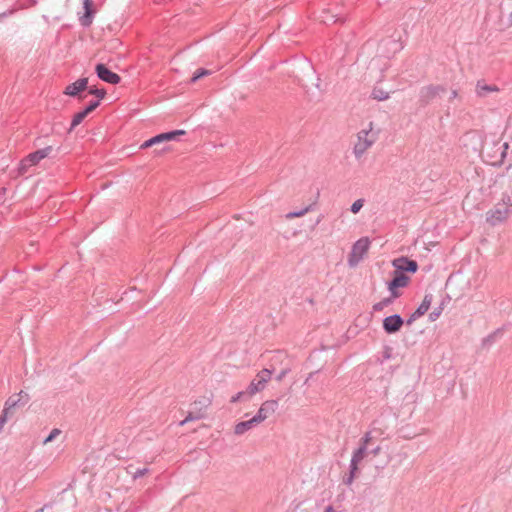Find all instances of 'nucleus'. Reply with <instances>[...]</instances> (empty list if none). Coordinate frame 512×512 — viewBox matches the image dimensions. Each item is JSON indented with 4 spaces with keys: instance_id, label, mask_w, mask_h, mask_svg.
Wrapping results in <instances>:
<instances>
[{
    "instance_id": "obj_1",
    "label": "nucleus",
    "mask_w": 512,
    "mask_h": 512,
    "mask_svg": "<svg viewBox=\"0 0 512 512\" xmlns=\"http://www.w3.org/2000/svg\"><path fill=\"white\" fill-rule=\"evenodd\" d=\"M274 369L264 368L256 376L245 391H240L232 396L231 402L247 401L251 396L265 388L266 383L271 379Z\"/></svg>"
},
{
    "instance_id": "obj_2",
    "label": "nucleus",
    "mask_w": 512,
    "mask_h": 512,
    "mask_svg": "<svg viewBox=\"0 0 512 512\" xmlns=\"http://www.w3.org/2000/svg\"><path fill=\"white\" fill-rule=\"evenodd\" d=\"M461 143L462 156L467 160H476L478 158L484 160L482 151L484 146L483 141L476 133H466L461 138Z\"/></svg>"
},
{
    "instance_id": "obj_3",
    "label": "nucleus",
    "mask_w": 512,
    "mask_h": 512,
    "mask_svg": "<svg viewBox=\"0 0 512 512\" xmlns=\"http://www.w3.org/2000/svg\"><path fill=\"white\" fill-rule=\"evenodd\" d=\"M512 212V203L509 195L504 194L501 202L486 213V222L491 226H497L506 221Z\"/></svg>"
},
{
    "instance_id": "obj_4",
    "label": "nucleus",
    "mask_w": 512,
    "mask_h": 512,
    "mask_svg": "<svg viewBox=\"0 0 512 512\" xmlns=\"http://www.w3.org/2000/svg\"><path fill=\"white\" fill-rule=\"evenodd\" d=\"M447 89L443 85H427L423 86L419 91L418 103L421 107H426L437 97L446 93Z\"/></svg>"
},
{
    "instance_id": "obj_5",
    "label": "nucleus",
    "mask_w": 512,
    "mask_h": 512,
    "mask_svg": "<svg viewBox=\"0 0 512 512\" xmlns=\"http://www.w3.org/2000/svg\"><path fill=\"white\" fill-rule=\"evenodd\" d=\"M211 399L208 397H202L199 400L194 401L191 404V409L189 410L186 418L180 422V425H184L189 421L199 420L205 417L206 409L210 406Z\"/></svg>"
},
{
    "instance_id": "obj_6",
    "label": "nucleus",
    "mask_w": 512,
    "mask_h": 512,
    "mask_svg": "<svg viewBox=\"0 0 512 512\" xmlns=\"http://www.w3.org/2000/svg\"><path fill=\"white\" fill-rule=\"evenodd\" d=\"M369 246L370 241L367 237H362L353 244L348 257V264L350 267L358 265L363 256L367 253Z\"/></svg>"
},
{
    "instance_id": "obj_7",
    "label": "nucleus",
    "mask_w": 512,
    "mask_h": 512,
    "mask_svg": "<svg viewBox=\"0 0 512 512\" xmlns=\"http://www.w3.org/2000/svg\"><path fill=\"white\" fill-rule=\"evenodd\" d=\"M409 281V276L394 270L393 278L387 283L388 290L392 293L393 297H400L401 292L398 289L406 287L409 284Z\"/></svg>"
},
{
    "instance_id": "obj_8",
    "label": "nucleus",
    "mask_w": 512,
    "mask_h": 512,
    "mask_svg": "<svg viewBox=\"0 0 512 512\" xmlns=\"http://www.w3.org/2000/svg\"><path fill=\"white\" fill-rule=\"evenodd\" d=\"M88 88V78H79L73 83H70L66 86L63 93L67 96L78 97L79 100L85 99V95L81 93Z\"/></svg>"
},
{
    "instance_id": "obj_9",
    "label": "nucleus",
    "mask_w": 512,
    "mask_h": 512,
    "mask_svg": "<svg viewBox=\"0 0 512 512\" xmlns=\"http://www.w3.org/2000/svg\"><path fill=\"white\" fill-rule=\"evenodd\" d=\"M95 73L97 77L109 84L116 85L121 82V77L111 71L105 64L103 63H97L95 66Z\"/></svg>"
},
{
    "instance_id": "obj_10",
    "label": "nucleus",
    "mask_w": 512,
    "mask_h": 512,
    "mask_svg": "<svg viewBox=\"0 0 512 512\" xmlns=\"http://www.w3.org/2000/svg\"><path fill=\"white\" fill-rule=\"evenodd\" d=\"M29 400L30 397L28 393L20 391L18 394H13L6 400L4 409L12 414L16 408L25 406Z\"/></svg>"
},
{
    "instance_id": "obj_11",
    "label": "nucleus",
    "mask_w": 512,
    "mask_h": 512,
    "mask_svg": "<svg viewBox=\"0 0 512 512\" xmlns=\"http://www.w3.org/2000/svg\"><path fill=\"white\" fill-rule=\"evenodd\" d=\"M321 22L325 25H330L334 23H343L345 21V17L341 12V8L336 5L333 8L324 9L320 16Z\"/></svg>"
},
{
    "instance_id": "obj_12",
    "label": "nucleus",
    "mask_w": 512,
    "mask_h": 512,
    "mask_svg": "<svg viewBox=\"0 0 512 512\" xmlns=\"http://www.w3.org/2000/svg\"><path fill=\"white\" fill-rule=\"evenodd\" d=\"M395 271L404 273H416L418 270V263L415 260L409 259L407 257H399L394 259L392 262Z\"/></svg>"
},
{
    "instance_id": "obj_13",
    "label": "nucleus",
    "mask_w": 512,
    "mask_h": 512,
    "mask_svg": "<svg viewBox=\"0 0 512 512\" xmlns=\"http://www.w3.org/2000/svg\"><path fill=\"white\" fill-rule=\"evenodd\" d=\"M404 325V319L399 314H393L383 319V330L387 334H395L399 332Z\"/></svg>"
},
{
    "instance_id": "obj_14",
    "label": "nucleus",
    "mask_w": 512,
    "mask_h": 512,
    "mask_svg": "<svg viewBox=\"0 0 512 512\" xmlns=\"http://www.w3.org/2000/svg\"><path fill=\"white\" fill-rule=\"evenodd\" d=\"M278 407L277 400H267L265 401L258 412L255 415L256 419H259V422H263L270 414L274 413Z\"/></svg>"
},
{
    "instance_id": "obj_15",
    "label": "nucleus",
    "mask_w": 512,
    "mask_h": 512,
    "mask_svg": "<svg viewBox=\"0 0 512 512\" xmlns=\"http://www.w3.org/2000/svg\"><path fill=\"white\" fill-rule=\"evenodd\" d=\"M93 0H83L84 15L80 18V23L83 27H89L92 24L94 15L96 13L93 8Z\"/></svg>"
},
{
    "instance_id": "obj_16",
    "label": "nucleus",
    "mask_w": 512,
    "mask_h": 512,
    "mask_svg": "<svg viewBox=\"0 0 512 512\" xmlns=\"http://www.w3.org/2000/svg\"><path fill=\"white\" fill-rule=\"evenodd\" d=\"M260 424L259 419H256L255 416H253L250 420L247 421H241L237 423L234 427V433L236 435H242L248 430L252 429L253 427Z\"/></svg>"
},
{
    "instance_id": "obj_17",
    "label": "nucleus",
    "mask_w": 512,
    "mask_h": 512,
    "mask_svg": "<svg viewBox=\"0 0 512 512\" xmlns=\"http://www.w3.org/2000/svg\"><path fill=\"white\" fill-rule=\"evenodd\" d=\"M52 147L47 146L42 149H38L34 152L29 153L25 157H23L21 160H43L46 157H49L50 153L52 152Z\"/></svg>"
},
{
    "instance_id": "obj_18",
    "label": "nucleus",
    "mask_w": 512,
    "mask_h": 512,
    "mask_svg": "<svg viewBox=\"0 0 512 512\" xmlns=\"http://www.w3.org/2000/svg\"><path fill=\"white\" fill-rule=\"evenodd\" d=\"M187 132L183 129H177L172 130L168 132L160 133L161 141L168 142V141H180V137L186 135Z\"/></svg>"
},
{
    "instance_id": "obj_19",
    "label": "nucleus",
    "mask_w": 512,
    "mask_h": 512,
    "mask_svg": "<svg viewBox=\"0 0 512 512\" xmlns=\"http://www.w3.org/2000/svg\"><path fill=\"white\" fill-rule=\"evenodd\" d=\"M498 90L496 85H488L482 81H478L476 85V93L479 97H485L488 93Z\"/></svg>"
},
{
    "instance_id": "obj_20",
    "label": "nucleus",
    "mask_w": 512,
    "mask_h": 512,
    "mask_svg": "<svg viewBox=\"0 0 512 512\" xmlns=\"http://www.w3.org/2000/svg\"><path fill=\"white\" fill-rule=\"evenodd\" d=\"M432 300H433L432 294H425V296L422 300V303L414 311L416 313V316H419V317L423 316L430 308Z\"/></svg>"
},
{
    "instance_id": "obj_21",
    "label": "nucleus",
    "mask_w": 512,
    "mask_h": 512,
    "mask_svg": "<svg viewBox=\"0 0 512 512\" xmlns=\"http://www.w3.org/2000/svg\"><path fill=\"white\" fill-rule=\"evenodd\" d=\"M358 474H359L358 464L350 461L349 473L343 478V483L348 486L351 485L353 483L354 479L358 476Z\"/></svg>"
},
{
    "instance_id": "obj_22",
    "label": "nucleus",
    "mask_w": 512,
    "mask_h": 512,
    "mask_svg": "<svg viewBox=\"0 0 512 512\" xmlns=\"http://www.w3.org/2000/svg\"><path fill=\"white\" fill-rule=\"evenodd\" d=\"M368 455V450L366 447L359 446L352 455L351 462L359 464L366 456Z\"/></svg>"
},
{
    "instance_id": "obj_23",
    "label": "nucleus",
    "mask_w": 512,
    "mask_h": 512,
    "mask_svg": "<svg viewBox=\"0 0 512 512\" xmlns=\"http://www.w3.org/2000/svg\"><path fill=\"white\" fill-rule=\"evenodd\" d=\"M397 297H393L392 296V293H390V296L389 297H386L384 299H382L381 301L375 303L373 305V310L375 312H379V311H382L385 307L391 305L394 300L396 299Z\"/></svg>"
},
{
    "instance_id": "obj_24",
    "label": "nucleus",
    "mask_w": 512,
    "mask_h": 512,
    "mask_svg": "<svg viewBox=\"0 0 512 512\" xmlns=\"http://www.w3.org/2000/svg\"><path fill=\"white\" fill-rule=\"evenodd\" d=\"M372 145V141H361L358 140V142L354 146V154L356 157H361V155L365 152V150Z\"/></svg>"
},
{
    "instance_id": "obj_25",
    "label": "nucleus",
    "mask_w": 512,
    "mask_h": 512,
    "mask_svg": "<svg viewBox=\"0 0 512 512\" xmlns=\"http://www.w3.org/2000/svg\"><path fill=\"white\" fill-rule=\"evenodd\" d=\"M87 116H88V114L84 110H81V111L77 112L76 114H74L72 121H71L70 130H73L78 125H80Z\"/></svg>"
},
{
    "instance_id": "obj_26",
    "label": "nucleus",
    "mask_w": 512,
    "mask_h": 512,
    "mask_svg": "<svg viewBox=\"0 0 512 512\" xmlns=\"http://www.w3.org/2000/svg\"><path fill=\"white\" fill-rule=\"evenodd\" d=\"M371 97L378 101L387 100L389 93L384 91L382 88L374 87L371 93Z\"/></svg>"
},
{
    "instance_id": "obj_27",
    "label": "nucleus",
    "mask_w": 512,
    "mask_h": 512,
    "mask_svg": "<svg viewBox=\"0 0 512 512\" xmlns=\"http://www.w3.org/2000/svg\"><path fill=\"white\" fill-rule=\"evenodd\" d=\"M88 94L94 95L97 99L102 100L106 96V90L104 88H97L96 86H90L86 89Z\"/></svg>"
},
{
    "instance_id": "obj_28",
    "label": "nucleus",
    "mask_w": 512,
    "mask_h": 512,
    "mask_svg": "<svg viewBox=\"0 0 512 512\" xmlns=\"http://www.w3.org/2000/svg\"><path fill=\"white\" fill-rule=\"evenodd\" d=\"M38 162H30L29 165H26L25 162H20L18 167H17V172L12 175L13 178H17L19 176H22L24 175L25 173L28 172L29 168L32 167L33 165L37 164Z\"/></svg>"
},
{
    "instance_id": "obj_29",
    "label": "nucleus",
    "mask_w": 512,
    "mask_h": 512,
    "mask_svg": "<svg viewBox=\"0 0 512 512\" xmlns=\"http://www.w3.org/2000/svg\"><path fill=\"white\" fill-rule=\"evenodd\" d=\"M312 210H313V204H310V205L306 206L302 210L293 211V212L287 213L286 214V218L287 219H293V218H296V217H301V216H304L306 213H308V212H310Z\"/></svg>"
},
{
    "instance_id": "obj_30",
    "label": "nucleus",
    "mask_w": 512,
    "mask_h": 512,
    "mask_svg": "<svg viewBox=\"0 0 512 512\" xmlns=\"http://www.w3.org/2000/svg\"><path fill=\"white\" fill-rule=\"evenodd\" d=\"M163 142L161 141V138H160V134H157L153 137H151L150 139L146 140L141 146L140 148H143V149H146V148H149V147H152L154 145H158V144H162Z\"/></svg>"
},
{
    "instance_id": "obj_31",
    "label": "nucleus",
    "mask_w": 512,
    "mask_h": 512,
    "mask_svg": "<svg viewBox=\"0 0 512 512\" xmlns=\"http://www.w3.org/2000/svg\"><path fill=\"white\" fill-rule=\"evenodd\" d=\"M211 73L210 70H207L205 68H199L197 69L194 73H193V76L191 78V82L192 83H195L196 81H198L199 79L203 78L204 76H207Z\"/></svg>"
},
{
    "instance_id": "obj_32",
    "label": "nucleus",
    "mask_w": 512,
    "mask_h": 512,
    "mask_svg": "<svg viewBox=\"0 0 512 512\" xmlns=\"http://www.w3.org/2000/svg\"><path fill=\"white\" fill-rule=\"evenodd\" d=\"M358 140H361V141H372V144L374 143L375 141V137L374 135H370V132L363 129L361 130L359 133H358Z\"/></svg>"
},
{
    "instance_id": "obj_33",
    "label": "nucleus",
    "mask_w": 512,
    "mask_h": 512,
    "mask_svg": "<svg viewBox=\"0 0 512 512\" xmlns=\"http://www.w3.org/2000/svg\"><path fill=\"white\" fill-rule=\"evenodd\" d=\"M444 309V302H442L438 307H436L430 314L429 319L430 321H436L440 315L442 314Z\"/></svg>"
},
{
    "instance_id": "obj_34",
    "label": "nucleus",
    "mask_w": 512,
    "mask_h": 512,
    "mask_svg": "<svg viewBox=\"0 0 512 512\" xmlns=\"http://www.w3.org/2000/svg\"><path fill=\"white\" fill-rule=\"evenodd\" d=\"M100 105L99 99L91 100L85 107L84 111L89 115L92 113L96 108H98Z\"/></svg>"
},
{
    "instance_id": "obj_35",
    "label": "nucleus",
    "mask_w": 512,
    "mask_h": 512,
    "mask_svg": "<svg viewBox=\"0 0 512 512\" xmlns=\"http://www.w3.org/2000/svg\"><path fill=\"white\" fill-rule=\"evenodd\" d=\"M61 434V430L58 428L52 429L49 435L44 439L43 444L52 442L58 435Z\"/></svg>"
},
{
    "instance_id": "obj_36",
    "label": "nucleus",
    "mask_w": 512,
    "mask_h": 512,
    "mask_svg": "<svg viewBox=\"0 0 512 512\" xmlns=\"http://www.w3.org/2000/svg\"><path fill=\"white\" fill-rule=\"evenodd\" d=\"M372 440L371 432H366L364 436L360 439L359 446L366 447V450H368L369 444Z\"/></svg>"
},
{
    "instance_id": "obj_37",
    "label": "nucleus",
    "mask_w": 512,
    "mask_h": 512,
    "mask_svg": "<svg viewBox=\"0 0 512 512\" xmlns=\"http://www.w3.org/2000/svg\"><path fill=\"white\" fill-rule=\"evenodd\" d=\"M364 205V200L363 199H358L356 200L352 205H351V208H350V211L354 214L358 213L361 208L363 207Z\"/></svg>"
},
{
    "instance_id": "obj_38",
    "label": "nucleus",
    "mask_w": 512,
    "mask_h": 512,
    "mask_svg": "<svg viewBox=\"0 0 512 512\" xmlns=\"http://www.w3.org/2000/svg\"><path fill=\"white\" fill-rule=\"evenodd\" d=\"M498 334H501V329H498L496 330L495 332L489 334L487 337H485L483 339V345H486V344H491L494 342L495 340V337L498 335Z\"/></svg>"
},
{
    "instance_id": "obj_39",
    "label": "nucleus",
    "mask_w": 512,
    "mask_h": 512,
    "mask_svg": "<svg viewBox=\"0 0 512 512\" xmlns=\"http://www.w3.org/2000/svg\"><path fill=\"white\" fill-rule=\"evenodd\" d=\"M508 147L507 143H503L498 147V150L500 151V160H504L506 158Z\"/></svg>"
},
{
    "instance_id": "obj_40",
    "label": "nucleus",
    "mask_w": 512,
    "mask_h": 512,
    "mask_svg": "<svg viewBox=\"0 0 512 512\" xmlns=\"http://www.w3.org/2000/svg\"><path fill=\"white\" fill-rule=\"evenodd\" d=\"M147 472H148V469H147V468L137 469V470L134 472L133 477H134L135 479H136V478H140V477L144 476Z\"/></svg>"
},
{
    "instance_id": "obj_41",
    "label": "nucleus",
    "mask_w": 512,
    "mask_h": 512,
    "mask_svg": "<svg viewBox=\"0 0 512 512\" xmlns=\"http://www.w3.org/2000/svg\"><path fill=\"white\" fill-rule=\"evenodd\" d=\"M381 451V447L380 446H375V447H368V454L371 453L373 454L374 456L378 455Z\"/></svg>"
},
{
    "instance_id": "obj_42",
    "label": "nucleus",
    "mask_w": 512,
    "mask_h": 512,
    "mask_svg": "<svg viewBox=\"0 0 512 512\" xmlns=\"http://www.w3.org/2000/svg\"><path fill=\"white\" fill-rule=\"evenodd\" d=\"M288 371H289V370H288L287 368H286V369H283V370H282V371H281V372L276 376V380H277L278 382L282 381V380H283V378L287 375Z\"/></svg>"
},
{
    "instance_id": "obj_43",
    "label": "nucleus",
    "mask_w": 512,
    "mask_h": 512,
    "mask_svg": "<svg viewBox=\"0 0 512 512\" xmlns=\"http://www.w3.org/2000/svg\"><path fill=\"white\" fill-rule=\"evenodd\" d=\"M420 318L419 316H416V313L413 312L410 317L406 320L407 325H411L416 319Z\"/></svg>"
},
{
    "instance_id": "obj_44",
    "label": "nucleus",
    "mask_w": 512,
    "mask_h": 512,
    "mask_svg": "<svg viewBox=\"0 0 512 512\" xmlns=\"http://www.w3.org/2000/svg\"><path fill=\"white\" fill-rule=\"evenodd\" d=\"M52 507V504L51 503H48V504H45L42 508L36 510L35 512H45V510L49 509Z\"/></svg>"
},
{
    "instance_id": "obj_45",
    "label": "nucleus",
    "mask_w": 512,
    "mask_h": 512,
    "mask_svg": "<svg viewBox=\"0 0 512 512\" xmlns=\"http://www.w3.org/2000/svg\"><path fill=\"white\" fill-rule=\"evenodd\" d=\"M6 192H7L6 188H4V187L0 188V201L4 198Z\"/></svg>"
},
{
    "instance_id": "obj_46",
    "label": "nucleus",
    "mask_w": 512,
    "mask_h": 512,
    "mask_svg": "<svg viewBox=\"0 0 512 512\" xmlns=\"http://www.w3.org/2000/svg\"><path fill=\"white\" fill-rule=\"evenodd\" d=\"M458 96L457 90H452L449 100H453Z\"/></svg>"
},
{
    "instance_id": "obj_47",
    "label": "nucleus",
    "mask_w": 512,
    "mask_h": 512,
    "mask_svg": "<svg viewBox=\"0 0 512 512\" xmlns=\"http://www.w3.org/2000/svg\"><path fill=\"white\" fill-rule=\"evenodd\" d=\"M324 512H336V510L331 505H329L325 508Z\"/></svg>"
},
{
    "instance_id": "obj_48",
    "label": "nucleus",
    "mask_w": 512,
    "mask_h": 512,
    "mask_svg": "<svg viewBox=\"0 0 512 512\" xmlns=\"http://www.w3.org/2000/svg\"><path fill=\"white\" fill-rule=\"evenodd\" d=\"M321 220H322V216H319V217L317 218V220H316L315 225H318V224L320 223V221H321Z\"/></svg>"
},
{
    "instance_id": "obj_49",
    "label": "nucleus",
    "mask_w": 512,
    "mask_h": 512,
    "mask_svg": "<svg viewBox=\"0 0 512 512\" xmlns=\"http://www.w3.org/2000/svg\"><path fill=\"white\" fill-rule=\"evenodd\" d=\"M509 24L512 26V12L509 15Z\"/></svg>"
},
{
    "instance_id": "obj_50",
    "label": "nucleus",
    "mask_w": 512,
    "mask_h": 512,
    "mask_svg": "<svg viewBox=\"0 0 512 512\" xmlns=\"http://www.w3.org/2000/svg\"><path fill=\"white\" fill-rule=\"evenodd\" d=\"M384 357H385L386 359L390 358V354H389L388 350L385 352Z\"/></svg>"
},
{
    "instance_id": "obj_51",
    "label": "nucleus",
    "mask_w": 512,
    "mask_h": 512,
    "mask_svg": "<svg viewBox=\"0 0 512 512\" xmlns=\"http://www.w3.org/2000/svg\"><path fill=\"white\" fill-rule=\"evenodd\" d=\"M493 165H501L503 162L502 161H499V162H491Z\"/></svg>"
},
{
    "instance_id": "obj_52",
    "label": "nucleus",
    "mask_w": 512,
    "mask_h": 512,
    "mask_svg": "<svg viewBox=\"0 0 512 512\" xmlns=\"http://www.w3.org/2000/svg\"><path fill=\"white\" fill-rule=\"evenodd\" d=\"M166 149H168V147H163L160 151H165Z\"/></svg>"
}]
</instances>
